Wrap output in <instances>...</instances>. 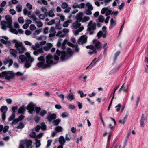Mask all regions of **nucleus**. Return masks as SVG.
Listing matches in <instances>:
<instances>
[{
	"label": "nucleus",
	"instance_id": "obj_1",
	"mask_svg": "<svg viewBox=\"0 0 148 148\" xmlns=\"http://www.w3.org/2000/svg\"><path fill=\"white\" fill-rule=\"evenodd\" d=\"M56 55H54L53 57L50 54H48L46 57V64L48 67L55 64L56 63L54 62L53 60L56 61L58 60L59 57L62 61H64L69 59L73 54L72 50L69 47L67 48L66 51L61 52L59 50L57 49L56 50Z\"/></svg>",
	"mask_w": 148,
	"mask_h": 148
},
{
	"label": "nucleus",
	"instance_id": "obj_2",
	"mask_svg": "<svg viewBox=\"0 0 148 148\" xmlns=\"http://www.w3.org/2000/svg\"><path fill=\"white\" fill-rule=\"evenodd\" d=\"M26 108L28 110V112L29 114H34L35 111L37 114H39L42 117L47 113L46 110L41 109L40 107H36V105L32 102L30 103L27 106Z\"/></svg>",
	"mask_w": 148,
	"mask_h": 148
},
{
	"label": "nucleus",
	"instance_id": "obj_3",
	"mask_svg": "<svg viewBox=\"0 0 148 148\" xmlns=\"http://www.w3.org/2000/svg\"><path fill=\"white\" fill-rule=\"evenodd\" d=\"M5 18L6 22L3 21L1 23L2 29L3 30H5L7 28H8L10 32L17 35L18 32L17 30L14 29L12 26L11 17L10 16L8 15L5 16Z\"/></svg>",
	"mask_w": 148,
	"mask_h": 148
},
{
	"label": "nucleus",
	"instance_id": "obj_4",
	"mask_svg": "<svg viewBox=\"0 0 148 148\" xmlns=\"http://www.w3.org/2000/svg\"><path fill=\"white\" fill-rule=\"evenodd\" d=\"M93 43L95 45V47L92 45H91L90 46H86V48L87 49H90V50L88 52V53L90 55L96 53L97 51L95 48H96L97 50H99L102 47L101 43L99 41H97L96 39H94L93 40Z\"/></svg>",
	"mask_w": 148,
	"mask_h": 148
},
{
	"label": "nucleus",
	"instance_id": "obj_5",
	"mask_svg": "<svg viewBox=\"0 0 148 148\" xmlns=\"http://www.w3.org/2000/svg\"><path fill=\"white\" fill-rule=\"evenodd\" d=\"M12 42L15 44V47L19 53H23L26 51V49L24 46L21 42L18 41L16 39L13 40Z\"/></svg>",
	"mask_w": 148,
	"mask_h": 148
},
{
	"label": "nucleus",
	"instance_id": "obj_6",
	"mask_svg": "<svg viewBox=\"0 0 148 148\" xmlns=\"http://www.w3.org/2000/svg\"><path fill=\"white\" fill-rule=\"evenodd\" d=\"M14 76V73L11 71L3 72L0 76L1 77H5V79L8 81L13 79Z\"/></svg>",
	"mask_w": 148,
	"mask_h": 148
},
{
	"label": "nucleus",
	"instance_id": "obj_7",
	"mask_svg": "<svg viewBox=\"0 0 148 148\" xmlns=\"http://www.w3.org/2000/svg\"><path fill=\"white\" fill-rule=\"evenodd\" d=\"M19 59L22 62H24L28 60H30V62L31 63H32L34 61V58L30 56V53H25V55H21L19 57Z\"/></svg>",
	"mask_w": 148,
	"mask_h": 148
},
{
	"label": "nucleus",
	"instance_id": "obj_8",
	"mask_svg": "<svg viewBox=\"0 0 148 148\" xmlns=\"http://www.w3.org/2000/svg\"><path fill=\"white\" fill-rule=\"evenodd\" d=\"M40 44L39 43H36L35 45L32 46V48L34 50H35V51H34L33 53L34 55L37 56L39 54L43 53V51L42 48L38 49V48H40Z\"/></svg>",
	"mask_w": 148,
	"mask_h": 148
},
{
	"label": "nucleus",
	"instance_id": "obj_9",
	"mask_svg": "<svg viewBox=\"0 0 148 148\" xmlns=\"http://www.w3.org/2000/svg\"><path fill=\"white\" fill-rule=\"evenodd\" d=\"M96 29V24L93 23L92 21H90L88 25L87 30L89 31V34L92 35L94 33V31Z\"/></svg>",
	"mask_w": 148,
	"mask_h": 148
},
{
	"label": "nucleus",
	"instance_id": "obj_10",
	"mask_svg": "<svg viewBox=\"0 0 148 148\" xmlns=\"http://www.w3.org/2000/svg\"><path fill=\"white\" fill-rule=\"evenodd\" d=\"M69 30L67 28H64L62 30L58 31L56 34V36L58 37L63 38L66 36L69 32Z\"/></svg>",
	"mask_w": 148,
	"mask_h": 148
},
{
	"label": "nucleus",
	"instance_id": "obj_11",
	"mask_svg": "<svg viewBox=\"0 0 148 148\" xmlns=\"http://www.w3.org/2000/svg\"><path fill=\"white\" fill-rule=\"evenodd\" d=\"M106 29V27L104 26L102 27V30L99 31L98 33L97 36L99 39L101 37H103L104 38L106 37V34H107Z\"/></svg>",
	"mask_w": 148,
	"mask_h": 148
},
{
	"label": "nucleus",
	"instance_id": "obj_12",
	"mask_svg": "<svg viewBox=\"0 0 148 148\" xmlns=\"http://www.w3.org/2000/svg\"><path fill=\"white\" fill-rule=\"evenodd\" d=\"M87 37L84 35L82 36L78 40V42L79 44L83 45L85 44L87 42Z\"/></svg>",
	"mask_w": 148,
	"mask_h": 148
},
{
	"label": "nucleus",
	"instance_id": "obj_13",
	"mask_svg": "<svg viewBox=\"0 0 148 148\" xmlns=\"http://www.w3.org/2000/svg\"><path fill=\"white\" fill-rule=\"evenodd\" d=\"M112 11L107 7H104L101 10V14H104L105 13L106 16H108L111 14Z\"/></svg>",
	"mask_w": 148,
	"mask_h": 148
},
{
	"label": "nucleus",
	"instance_id": "obj_14",
	"mask_svg": "<svg viewBox=\"0 0 148 148\" xmlns=\"http://www.w3.org/2000/svg\"><path fill=\"white\" fill-rule=\"evenodd\" d=\"M2 38L3 39H1V41L3 43L5 44L8 46H10L11 45V42L8 40V38L7 37L5 36H2Z\"/></svg>",
	"mask_w": 148,
	"mask_h": 148
},
{
	"label": "nucleus",
	"instance_id": "obj_15",
	"mask_svg": "<svg viewBox=\"0 0 148 148\" xmlns=\"http://www.w3.org/2000/svg\"><path fill=\"white\" fill-rule=\"evenodd\" d=\"M124 116L123 118V119L119 120V124L123 125H124L127 120V118L128 115V112H126L124 114Z\"/></svg>",
	"mask_w": 148,
	"mask_h": 148
},
{
	"label": "nucleus",
	"instance_id": "obj_16",
	"mask_svg": "<svg viewBox=\"0 0 148 148\" xmlns=\"http://www.w3.org/2000/svg\"><path fill=\"white\" fill-rule=\"evenodd\" d=\"M60 40H61L60 39ZM67 43V40H64L63 43L61 44L60 42V40L57 43V45L60 48H61L62 49H64L66 48L65 44Z\"/></svg>",
	"mask_w": 148,
	"mask_h": 148
},
{
	"label": "nucleus",
	"instance_id": "obj_17",
	"mask_svg": "<svg viewBox=\"0 0 148 148\" xmlns=\"http://www.w3.org/2000/svg\"><path fill=\"white\" fill-rule=\"evenodd\" d=\"M84 14L82 12H80L77 15L75 18L77 21L81 22L82 21L83 18L82 17L84 16Z\"/></svg>",
	"mask_w": 148,
	"mask_h": 148
},
{
	"label": "nucleus",
	"instance_id": "obj_18",
	"mask_svg": "<svg viewBox=\"0 0 148 148\" xmlns=\"http://www.w3.org/2000/svg\"><path fill=\"white\" fill-rule=\"evenodd\" d=\"M56 115L55 114H49L47 117V119L49 122H51L52 120L56 119Z\"/></svg>",
	"mask_w": 148,
	"mask_h": 148
},
{
	"label": "nucleus",
	"instance_id": "obj_19",
	"mask_svg": "<svg viewBox=\"0 0 148 148\" xmlns=\"http://www.w3.org/2000/svg\"><path fill=\"white\" fill-rule=\"evenodd\" d=\"M50 34L49 37L50 38L56 35V30L54 27H52L49 30Z\"/></svg>",
	"mask_w": 148,
	"mask_h": 148
},
{
	"label": "nucleus",
	"instance_id": "obj_20",
	"mask_svg": "<svg viewBox=\"0 0 148 148\" xmlns=\"http://www.w3.org/2000/svg\"><path fill=\"white\" fill-rule=\"evenodd\" d=\"M22 140V143L26 144V146H31L32 144V142L31 140L25 139Z\"/></svg>",
	"mask_w": 148,
	"mask_h": 148
},
{
	"label": "nucleus",
	"instance_id": "obj_21",
	"mask_svg": "<svg viewBox=\"0 0 148 148\" xmlns=\"http://www.w3.org/2000/svg\"><path fill=\"white\" fill-rule=\"evenodd\" d=\"M116 21L113 18L111 19L110 21V25L109 28L110 30L112 29L116 26Z\"/></svg>",
	"mask_w": 148,
	"mask_h": 148
},
{
	"label": "nucleus",
	"instance_id": "obj_22",
	"mask_svg": "<svg viewBox=\"0 0 148 148\" xmlns=\"http://www.w3.org/2000/svg\"><path fill=\"white\" fill-rule=\"evenodd\" d=\"M37 66L40 68H42L43 69L48 67L46 64L45 62H39L37 64Z\"/></svg>",
	"mask_w": 148,
	"mask_h": 148
},
{
	"label": "nucleus",
	"instance_id": "obj_23",
	"mask_svg": "<svg viewBox=\"0 0 148 148\" xmlns=\"http://www.w3.org/2000/svg\"><path fill=\"white\" fill-rule=\"evenodd\" d=\"M80 22L77 21L73 23V26L75 29H77L81 27V24L79 23Z\"/></svg>",
	"mask_w": 148,
	"mask_h": 148
},
{
	"label": "nucleus",
	"instance_id": "obj_24",
	"mask_svg": "<svg viewBox=\"0 0 148 148\" xmlns=\"http://www.w3.org/2000/svg\"><path fill=\"white\" fill-rule=\"evenodd\" d=\"M66 97L69 101H72L75 98L74 95L73 94L68 93L66 96Z\"/></svg>",
	"mask_w": 148,
	"mask_h": 148
},
{
	"label": "nucleus",
	"instance_id": "obj_25",
	"mask_svg": "<svg viewBox=\"0 0 148 148\" xmlns=\"http://www.w3.org/2000/svg\"><path fill=\"white\" fill-rule=\"evenodd\" d=\"M72 22V20L71 19H69L65 21L63 24L62 26L64 27H67L69 24Z\"/></svg>",
	"mask_w": 148,
	"mask_h": 148
},
{
	"label": "nucleus",
	"instance_id": "obj_26",
	"mask_svg": "<svg viewBox=\"0 0 148 148\" xmlns=\"http://www.w3.org/2000/svg\"><path fill=\"white\" fill-rule=\"evenodd\" d=\"M10 52L12 56L15 58L16 57L17 54V52L15 49H10Z\"/></svg>",
	"mask_w": 148,
	"mask_h": 148
},
{
	"label": "nucleus",
	"instance_id": "obj_27",
	"mask_svg": "<svg viewBox=\"0 0 148 148\" xmlns=\"http://www.w3.org/2000/svg\"><path fill=\"white\" fill-rule=\"evenodd\" d=\"M59 142L60 144L64 145L65 141L64 137L63 136H61L59 138Z\"/></svg>",
	"mask_w": 148,
	"mask_h": 148
},
{
	"label": "nucleus",
	"instance_id": "obj_28",
	"mask_svg": "<svg viewBox=\"0 0 148 148\" xmlns=\"http://www.w3.org/2000/svg\"><path fill=\"white\" fill-rule=\"evenodd\" d=\"M84 29L83 26H81L78 29L75 30L74 31V34L75 35H77L79 34V33L82 31Z\"/></svg>",
	"mask_w": 148,
	"mask_h": 148
},
{
	"label": "nucleus",
	"instance_id": "obj_29",
	"mask_svg": "<svg viewBox=\"0 0 148 148\" xmlns=\"http://www.w3.org/2000/svg\"><path fill=\"white\" fill-rule=\"evenodd\" d=\"M35 147L36 148H38L41 145L40 140L37 139L36 138H35Z\"/></svg>",
	"mask_w": 148,
	"mask_h": 148
},
{
	"label": "nucleus",
	"instance_id": "obj_30",
	"mask_svg": "<svg viewBox=\"0 0 148 148\" xmlns=\"http://www.w3.org/2000/svg\"><path fill=\"white\" fill-rule=\"evenodd\" d=\"M98 59L95 58L93 60L92 62L89 66V67L90 68H92L93 66L95 65L97 62H98Z\"/></svg>",
	"mask_w": 148,
	"mask_h": 148
},
{
	"label": "nucleus",
	"instance_id": "obj_31",
	"mask_svg": "<svg viewBox=\"0 0 148 148\" xmlns=\"http://www.w3.org/2000/svg\"><path fill=\"white\" fill-rule=\"evenodd\" d=\"M86 5L88 8V10H93V8L92 5L89 2H87L86 4Z\"/></svg>",
	"mask_w": 148,
	"mask_h": 148
},
{
	"label": "nucleus",
	"instance_id": "obj_32",
	"mask_svg": "<svg viewBox=\"0 0 148 148\" xmlns=\"http://www.w3.org/2000/svg\"><path fill=\"white\" fill-rule=\"evenodd\" d=\"M146 119V118H145L143 114H142V116L141 118L140 121V125L141 127H143L144 125V122Z\"/></svg>",
	"mask_w": 148,
	"mask_h": 148
},
{
	"label": "nucleus",
	"instance_id": "obj_33",
	"mask_svg": "<svg viewBox=\"0 0 148 148\" xmlns=\"http://www.w3.org/2000/svg\"><path fill=\"white\" fill-rule=\"evenodd\" d=\"M31 63L29 60H27L25 64V67L27 68L31 66Z\"/></svg>",
	"mask_w": 148,
	"mask_h": 148
},
{
	"label": "nucleus",
	"instance_id": "obj_34",
	"mask_svg": "<svg viewBox=\"0 0 148 148\" xmlns=\"http://www.w3.org/2000/svg\"><path fill=\"white\" fill-rule=\"evenodd\" d=\"M25 110L24 108V106L23 105L20 107L18 110V112L19 113L23 114L25 111Z\"/></svg>",
	"mask_w": 148,
	"mask_h": 148
},
{
	"label": "nucleus",
	"instance_id": "obj_35",
	"mask_svg": "<svg viewBox=\"0 0 148 148\" xmlns=\"http://www.w3.org/2000/svg\"><path fill=\"white\" fill-rule=\"evenodd\" d=\"M8 110V108L6 106H3L1 108V111L2 113H6Z\"/></svg>",
	"mask_w": 148,
	"mask_h": 148
},
{
	"label": "nucleus",
	"instance_id": "obj_36",
	"mask_svg": "<svg viewBox=\"0 0 148 148\" xmlns=\"http://www.w3.org/2000/svg\"><path fill=\"white\" fill-rule=\"evenodd\" d=\"M55 130L57 132H61L63 131V129L61 126H57L55 128Z\"/></svg>",
	"mask_w": 148,
	"mask_h": 148
},
{
	"label": "nucleus",
	"instance_id": "obj_37",
	"mask_svg": "<svg viewBox=\"0 0 148 148\" xmlns=\"http://www.w3.org/2000/svg\"><path fill=\"white\" fill-rule=\"evenodd\" d=\"M56 93L58 96L61 99L62 101H64V94L58 92H56Z\"/></svg>",
	"mask_w": 148,
	"mask_h": 148
},
{
	"label": "nucleus",
	"instance_id": "obj_38",
	"mask_svg": "<svg viewBox=\"0 0 148 148\" xmlns=\"http://www.w3.org/2000/svg\"><path fill=\"white\" fill-rule=\"evenodd\" d=\"M35 23L36 24L37 26L38 27H40L43 26V23L40 21L37 20L35 22Z\"/></svg>",
	"mask_w": 148,
	"mask_h": 148
},
{
	"label": "nucleus",
	"instance_id": "obj_39",
	"mask_svg": "<svg viewBox=\"0 0 148 148\" xmlns=\"http://www.w3.org/2000/svg\"><path fill=\"white\" fill-rule=\"evenodd\" d=\"M31 11H29L27 9H25L23 10V13L25 15H27L29 17L31 14Z\"/></svg>",
	"mask_w": 148,
	"mask_h": 148
},
{
	"label": "nucleus",
	"instance_id": "obj_40",
	"mask_svg": "<svg viewBox=\"0 0 148 148\" xmlns=\"http://www.w3.org/2000/svg\"><path fill=\"white\" fill-rule=\"evenodd\" d=\"M28 17L32 19L34 22L36 21L38 19L36 17L35 15L34 14H30V15H29Z\"/></svg>",
	"mask_w": 148,
	"mask_h": 148
},
{
	"label": "nucleus",
	"instance_id": "obj_41",
	"mask_svg": "<svg viewBox=\"0 0 148 148\" xmlns=\"http://www.w3.org/2000/svg\"><path fill=\"white\" fill-rule=\"evenodd\" d=\"M14 74L15 75V76L21 77L23 76L24 73L22 72L18 71L16 73H14Z\"/></svg>",
	"mask_w": 148,
	"mask_h": 148
},
{
	"label": "nucleus",
	"instance_id": "obj_42",
	"mask_svg": "<svg viewBox=\"0 0 148 148\" xmlns=\"http://www.w3.org/2000/svg\"><path fill=\"white\" fill-rule=\"evenodd\" d=\"M42 30L41 29H39L36 30L35 32L33 33V35L35 36L39 34L41 32Z\"/></svg>",
	"mask_w": 148,
	"mask_h": 148
},
{
	"label": "nucleus",
	"instance_id": "obj_43",
	"mask_svg": "<svg viewBox=\"0 0 148 148\" xmlns=\"http://www.w3.org/2000/svg\"><path fill=\"white\" fill-rule=\"evenodd\" d=\"M60 121L61 120L60 119H56L53 122V124L55 126L57 125Z\"/></svg>",
	"mask_w": 148,
	"mask_h": 148
},
{
	"label": "nucleus",
	"instance_id": "obj_44",
	"mask_svg": "<svg viewBox=\"0 0 148 148\" xmlns=\"http://www.w3.org/2000/svg\"><path fill=\"white\" fill-rule=\"evenodd\" d=\"M68 5V3L66 2H63L62 3L61 7L63 9L66 8Z\"/></svg>",
	"mask_w": 148,
	"mask_h": 148
},
{
	"label": "nucleus",
	"instance_id": "obj_45",
	"mask_svg": "<svg viewBox=\"0 0 148 148\" xmlns=\"http://www.w3.org/2000/svg\"><path fill=\"white\" fill-rule=\"evenodd\" d=\"M90 19L89 17L85 16L83 17L81 21L83 23L89 20Z\"/></svg>",
	"mask_w": 148,
	"mask_h": 148
},
{
	"label": "nucleus",
	"instance_id": "obj_46",
	"mask_svg": "<svg viewBox=\"0 0 148 148\" xmlns=\"http://www.w3.org/2000/svg\"><path fill=\"white\" fill-rule=\"evenodd\" d=\"M15 117V114L14 113H12L8 119L9 121H11L13 120Z\"/></svg>",
	"mask_w": 148,
	"mask_h": 148
},
{
	"label": "nucleus",
	"instance_id": "obj_47",
	"mask_svg": "<svg viewBox=\"0 0 148 148\" xmlns=\"http://www.w3.org/2000/svg\"><path fill=\"white\" fill-rule=\"evenodd\" d=\"M48 15L50 17H53L55 16L53 12L51 10L49 11L48 12Z\"/></svg>",
	"mask_w": 148,
	"mask_h": 148
},
{
	"label": "nucleus",
	"instance_id": "obj_48",
	"mask_svg": "<svg viewBox=\"0 0 148 148\" xmlns=\"http://www.w3.org/2000/svg\"><path fill=\"white\" fill-rule=\"evenodd\" d=\"M121 107V105L120 104H118V105L115 106L116 108V111L117 112H119Z\"/></svg>",
	"mask_w": 148,
	"mask_h": 148
},
{
	"label": "nucleus",
	"instance_id": "obj_49",
	"mask_svg": "<svg viewBox=\"0 0 148 148\" xmlns=\"http://www.w3.org/2000/svg\"><path fill=\"white\" fill-rule=\"evenodd\" d=\"M7 63L8 64V66H10L12 64L13 61V60L11 59H7L6 60Z\"/></svg>",
	"mask_w": 148,
	"mask_h": 148
},
{
	"label": "nucleus",
	"instance_id": "obj_50",
	"mask_svg": "<svg viewBox=\"0 0 148 148\" xmlns=\"http://www.w3.org/2000/svg\"><path fill=\"white\" fill-rule=\"evenodd\" d=\"M38 60L40 62H45V58L44 56H42L39 57Z\"/></svg>",
	"mask_w": 148,
	"mask_h": 148
},
{
	"label": "nucleus",
	"instance_id": "obj_51",
	"mask_svg": "<svg viewBox=\"0 0 148 148\" xmlns=\"http://www.w3.org/2000/svg\"><path fill=\"white\" fill-rule=\"evenodd\" d=\"M16 10L18 12H20L22 10V6L20 5H18L16 7Z\"/></svg>",
	"mask_w": 148,
	"mask_h": 148
},
{
	"label": "nucleus",
	"instance_id": "obj_52",
	"mask_svg": "<svg viewBox=\"0 0 148 148\" xmlns=\"http://www.w3.org/2000/svg\"><path fill=\"white\" fill-rule=\"evenodd\" d=\"M41 125V129L42 130H45L46 129L47 126L44 123H42Z\"/></svg>",
	"mask_w": 148,
	"mask_h": 148
},
{
	"label": "nucleus",
	"instance_id": "obj_53",
	"mask_svg": "<svg viewBox=\"0 0 148 148\" xmlns=\"http://www.w3.org/2000/svg\"><path fill=\"white\" fill-rule=\"evenodd\" d=\"M73 48L75 52H78L79 51V49L77 45H74L73 46Z\"/></svg>",
	"mask_w": 148,
	"mask_h": 148
},
{
	"label": "nucleus",
	"instance_id": "obj_54",
	"mask_svg": "<svg viewBox=\"0 0 148 148\" xmlns=\"http://www.w3.org/2000/svg\"><path fill=\"white\" fill-rule=\"evenodd\" d=\"M37 39L39 40H45L46 39V36L44 35H41L39 37H38Z\"/></svg>",
	"mask_w": 148,
	"mask_h": 148
},
{
	"label": "nucleus",
	"instance_id": "obj_55",
	"mask_svg": "<svg viewBox=\"0 0 148 148\" xmlns=\"http://www.w3.org/2000/svg\"><path fill=\"white\" fill-rule=\"evenodd\" d=\"M98 21L99 22H103L104 21V18L103 16L102 15L99 16L98 17Z\"/></svg>",
	"mask_w": 148,
	"mask_h": 148
},
{
	"label": "nucleus",
	"instance_id": "obj_56",
	"mask_svg": "<svg viewBox=\"0 0 148 148\" xmlns=\"http://www.w3.org/2000/svg\"><path fill=\"white\" fill-rule=\"evenodd\" d=\"M56 28L57 29L59 30L61 29H62L61 25L60 24L58 23L56 24Z\"/></svg>",
	"mask_w": 148,
	"mask_h": 148
},
{
	"label": "nucleus",
	"instance_id": "obj_57",
	"mask_svg": "<svg viewBox=\"0 0 148 148\" xmlns=\"http://www.w3.org/2000/svg\"><path fill=\"white\" fill-rule=\"evenodd\" d=\"M30 136L32 138H34L35 139V138L36 137V133L34 132H32L30 134Z\"/></svg>",
	"mask_w": 148,
	"mask_h": 148
},
{
	"label": "nucleus",
	"instance_id": "obj_58",
	"mask_svg": "<svg viewBox=\"0 0 148 148\" xmlns=\"http://www.w3.org/2000/svg\"><path fill=\"white\" fill-rule=\"evenodd\" d=\"M58 16L59 17L60 20L62 21H64L65 20V16L61 14H60L58 15Z\"/></svg>",
	"mask_w": 148,
	"mask_h": 148
},
{
	"label": "nucleus",
	"instance_id": "obj_59",
	"mask_svg": "<svg viewBox=\"0 0 148 148\" xmlns=\"http://www.w3.org/2000/svg\"><path fill=\"white\" fill-rule=\"evenodd\" d=\"M85 5L86 4L83 3L80 4H78V8L80 9L83 8L84 7Z\"/></svg>",
	"mask_w": 148,
	"mask_h": 148
},
{
	"label": "nucleus",
	"instance_id": "obj_60",
	"mask_svg": "<svg viewBox=\"0 0 148 148\" xmlns=\"http://www.w3.org/2000/svg\"><path fill=\"white\" fill-rule=\"evenodd\" d=\"M55 21L54 20H52L51 21H49L47 23V24L48 25H52L53 24L55 23Z\"/></svg>",
	"mask_w": 148,
	"mask_h": 148
},
{
	"label": "nucleus",
	"instance_id": "obj_61",
	"mask_svg": "<svg viewBox=\"0 0 148 148\" xmlns=\"http://www.w3.org/2000/svg\"><path fill=\"white\" fill-rule=\"evenodd\" d=\"M43 133H41L38 134L37 136H36L35 138H36L37 139L41 138L43 135Z\"/></svg>",
	"mask_w": 148,
	"mask_h": 148
},
{
	"label": "nucleus",
	"instance_id": "obj_62",
	"mask_svg": "<svg viewBox=\"0 0 148 148\" xmlns=\"http://www.w3.org/2000/svg\"><path fill=\"white\" fill-rule=\"evenodd\" d=\"M103 48L104 49V53H105L107 51V49L108 48L107 44V43H105L104 44L103 47Z\"/></svg>",
	"mask_w": 148,
	"mask_h": 148
},
{
	"label": "nucleus",
	"instance_id": "obj_63",
	"mask_svg": "<svg viewBox=\"0 0 148 148\" xmlns=\"http://www.w3.org/2000/svg\"><path fill=\"white\" fill-rule=\"evenodd\" d=\"M41 11L43 12L45 14H46V13L47 12V9L45 7H43L41 8Z\"/></svg>",
	"mask_w": 148,
	"mask_h": 148
},
{
	"label": "nucleus",
	"instance_id": "obj_64",
	"mask_svg": "<svg viewBox=\"0 0 148 148\" xmlns=\"http://www.w3.org/2000/svg\"><path fill=\"white\" fill-rule=\"evenodd\" d=\"M68 116V113L67 112H63L61 114V116L63 118L67 117Z\"/></svg>",
	"mask_w": 148,
	"mask_h": 148
}]
</instances>
